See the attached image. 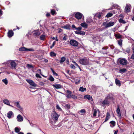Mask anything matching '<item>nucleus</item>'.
I'll return each mask as SVG.
<instances>
[{"label": "nucleus", "instance_id": "f257e3e1", "mask_svg": "<svg viewBox=\"0 0 134 134\" xmlns=\"http://www.w3.org/2000/svg\"><path fill=\"white\" fill-rule=\"evenodd\" d=\"M115 23L114 22L110 21L109 22H104L103 23L102 25L104 26L105 28L112 26H113Z\"/></svg>", "mask_w": 134, "mask_h": 134}, {"label": "nucleus", "instance_id": "f03ea898", "mask_svg": "<svg viewBox=\"0 0 134 134\" xmlns=\"http://www.w3.org/2000/svg\"><path fill=\"white\" fill-rule=\"evenodd\" d=\"M59 116V114H58L55 111H53L51 114L52 118L55 121L58 120Z\"/></svg>", "mask_w": 134, "mask_h": 134}, {"label": "nucleus", "instance_id": "7ed1b4c3", "mask_svg": "<svg viewBox=\"0 0 134 134\" xmlns=\"http://www.w3.org/2000/svg\"><path fill=\"white\" fill-rule=\"evenodd\" d=\"M79 62L81 64L84 65H88L89 63L88 59L86 58L80 59Z\"/></svg>", "mask_w": 134, "mask_h": 134}, {"label": "nucleus", "instance_id": "20e7f679", "mask_svg": "<svg viewBox=\"0 0 134 134\" xmlns=\"http://www.w3.org/2000/svg\"><path fill=\"white\" fill-rule=\"evenodd\" d=\"M7 64L10 63L12 68L13 69H15L16 66V65L14 60H9L7 61Z\"/></svg>", "mask_w": 134, "mask_h": 134}, {"label": "nucleus", "instance_id": "39448f33", "mask_svg": "<svg viewBox=\"0 0 134 134\" xmlns=\"http://www.w3.org/2000/svg\"><path fill=\"white\" fill-rule=\"evenodd\" d=\"M26 81L31 85L34 87L37 86L36 84L32 80L27 79Z\"/></svg>", "mask_w": 134, "mask_h": 134}, {"label": "nucleus", "instance_id": "423d86ee", "mask_svg": "<svg viewBox=\"0 0 134 134\" xmlns=\"http://www.w3.org/2000/svg\"><path fill=\"white\" fill-rule=\"evenodd\" d=\"M120 63L122 65H126L127 63V61L126 59L124 58H121L119 60Z\"/></svg>", "mask_w": 134, "mask_h": 134}, {"label": "nucleus", "instance_id": "0eeeda50", "mask_svg": "<svg viewBox=\"0 0 134 134\" xmlns=\"http://www.w3.org/2000/svg\"><path fill=\"white\" fill-rule=\"evenodd\" d=\"M70 44L75 47H76L78 45V42L75 40H71L70 41Z\"/></svg>", "mask_w": 134, "mask_h": 134}, {"label": "nucleus", "instance_id": "6e6552de", "mask_svg": "<svg viewBox=\"0 0 134 134\" xmlns=\"http://www.w3.org/2000/svg\"><path fill=\"white\" fill-rule=\"evenodd\" d=\"M131 8V6L130 4H126L125 8V12H130V11Z\"/></svg>", "mask_w": 134, "mask_h": 134}, {"label": "nucleus", "instance_id": "1a4fd4ad", "mask_svg": "<svg viewBox=\"0 0 134 134\" xmlns=\"http://www.w3.org/2000/svg\"><path fill=\"white\" fill-rule=\"evenodd\" d=\"M19 50L20 51H34V49H33L32 48L27 49L25 48L24 47H21L19 49Z\"/></svg>", "mask_w": 134, "mask_h": 134}, {"label": "nucleus", "instance_id": "9d476101", "mask_svg": "<svg viewBox=\"0 0 134 134\" xmlns=\"http://www.w3.org/2000/svg\"><path fill=\"white\" fill-rule=\"evenodd\" d=\"M16 119L18 122H22L23 121V118L20 114H18L16 117Z\"/></svg>", "mask_w": 134, "mask_h": 134}, {"label": "nucleus", "instance_id": "9b49d317", "mask_svg": "<svg viewBox=\"0 0 134 134\" xmlns=\"http://www.w3.org/2000/svg\"><path fill=\"white\" fill-rule=\"evenodd\" d=\"M83 16V15L80 13L77 12L75 14V18L78 19H81Z\"/></svg>", "mask_w": 134, "mask_h": 134}, {"label": "nucleus", "instance_id": "f8f14e48", "mask_svg": "<svg viewBox=\"0 0 134 134\" xmlns=\"http://www.w3.org/2000/svg\"><path fill=\"white\" fill-rule=\"evenodd\" d=\"M43 31L42 30H40V31L38 30H36L33 31L34 34L36 35L39 36L42 32Z\"/></svg>", "mask_w": 134, "mask_h": 134}, {"label": "nucleus", "instance_id": "ddd939ff", "mask_svg": "<svg viewBox=\"0 0 134 134\" xmlns=\"http://www.w3.org/2000/svg\"><path fill=\"white\" fill-rule=\"evenodd\" d=\"M116 111V112L118 114V116L120 119H121L122 117L120 113V110L119 105L118 106V108L117 109Z\"/></svg>", "mask_w": 134, "mask_h": 134}, {"label": "nucleus", "instance_id": "4468645a", "mask_svg": "<svg viewBox=\"0 0 134 134\" xmlns=\"http://www.w3.org/2000/svg\"><path fill=\"white\" fill-rule=\"evenodd\" d=\"M113 8H117L118 9H119L120 11V10H121L120 7L118 5L116 4H114L113 5H112V7L109 8V10H111Z\"/></svg>", "mask_w": 134, "mask_h": 134}, {"label": "nucleus", "instance_id": "2eb2a0df", "mask_svg": "<svg viewBox=\"0 0 134 134\" xmlns=\"http://www.w3.org/2000/svg\"><path fill=\"white\" fill-rule=\"evenodd\" d=\"M3 102L5 104L8 105L9 106L13 108L14 107L13 106L10 104L9 102L8 99H4L3 100Z\"/></svg>", "mask_w": 134, "mask_h": 134}, {"label": "nucleus", "instance_id": "dca6fc26", "mask_svg": "<svg viewBox=\"0 0 134 134\" xmlns=\"http://www.w3.org/2000/svg\"><path fill=\"white\" fill-rule=\"evenodd\" d=\"M13 115V114L12 111H10L7 113V116L8 118H11L12 116Z\"/></svg>", "mask_w": 134, "mask_h": 134}, {"label": "nucleus", "instance_id": "f3484780", "mask_svg": "<svg viewBox=\"0 0 134 134\" xmlns=\"http://www.w3.org/2000/svg\"><path fill=\"white\" fill-rule=\"evenodd\" d=\"M101 16L100 13L96 14L94 16V20L96 19L98 20L100 19Z\"/></svg>", "mask_w": 134, "mask_h": 134}, {"label": "nucleus", "instance_id": "a211bd4d", "mask_svg": "<svg viewBox=\"0 0 134 134\" xmlns=\"http://www.w3.org/2000/svg\"><path fill=\"white\" fill-rule=\"evenodd\" d=\"M106 98L108 100V99L111 101H112L114 99L113 98V97L111 94H108Z\"/></svg>", "mask_w": 134, "mask_h": 134}, {"label": "nucleus", "instance_id": "6ab92c4d", "mask_svg": "<svg viewBox=\"0 0 134 134\" xmlns=\"http://www.w3.org/2000/svg\"><path fill=\"white\" fill-rule=\"evenodd\" d=\"M14 32L12 30H10L8 33V36L9 37H11L13 35Z\"/></svg>", "mask_w": 134, "mask_h": 134}, {"label": "nucleus", "instance_id": "aec40b11", "mask_svg": "<svg viewBox=\"0 0 134 134\" xmlns=\"http://www.w3.org/2000/svg\"><path fill=\"white\" fill-rule=\"evenodd\" d=\"M84 98L85 99H87L90 100H92L93 99L92 97L89 95L85 96H84Z\"/></svg>", "mask_w": 134, "mask_h": 134}, {"label": "nucleus", "instance_id": "412c9836", "mask_svg": "<svg viewBox=\"0 0 134 134\" xmlns=\"http://www.w3.org/2000/svg\"><path fill=\"white\" fill-rule=\"evenodd\" d=\"M53 86L55 87V88L58 89H60L62 88V86L60 84H53Z\"/></svg>", "mask_w": 134, "mask_h": 134}, {"label": "nucleus", "instance_id": "4be33fe9", "mask_svg": "<svg viewBox=\"0 0 134 134\" xmlns=\"http://www.w3.org/2000/svg\"><path fill=\"white\" fill-rule=\"evenodd\" d=\"M102 103L104 105L107 104H109V101L105 98L104 100L102 101Z\"/></svg>", "mask_w": 134, "mask_h": 134}, {"label": "nucleus", "instance_id": "5701e85b", "mask_svg": "<svg viewBox=\"0 0 134 134\" xmlns=\"http://www.w3.org/2000/svg\"><path fill=\"white\" fill-rule=\"evenodd\" d=\"M115 82L116 85L119 86H120L121 85L120 81L119 80L116 79L115 80Z\"/></svg>", "mask_w": 134, "mask_h": 134}, {"label": "nucleus", "instance_id": "b1692460", "mask_svg": "<svg viewBox=\"0 0 134 134\" xmlns=\"http://www.w3.org/2000/svg\"><path fill=\"white\" fill-rule=\"evenodd\" d=\"M14 105H16V107L20 109H21V108L20 106V104L19 102H14Z\"/></svg>", "mask_w": 134, "mask_h": 134}, {"label": "nucleus", "instance_id": "393cba45", "mask_svg": "<svg viewBox=\"0 0 134 134\" xmlns=\"http://www.w3.org/2000/svg\"><path fill=\"white\" fill-rule=\"evenodd\" d=\"M65 58L64 57H61L60 60L59 61L60 63L61 64H62L64 62L65 60Z\"/></svg>", "mask_w": 134, "mask_h": 134}, {"label": "nucleus", "instance_id": "a878e982", "mask_svg": "<svg viewBox=\"0 0 134 134\" xmlns=\"http://www.w3.org/2000/svg\"><path fill=\"white\" fill-rule=\"evenodd\" d=\"M80 25L81 26L85 28H87L88 26V25L85 23H81Z\"/></svg>", "mask_w": 134, "mask_h": 134}, {"label": "nucleus", "instance_id": "bb28decb", "mask_svg": "<svg viewBox=\"0 0 134 134\" xmlns=\"http://www.w3.org/2000/svg\"><path fill=\"white\" fill-rule=\"evenodd\" d=\"M97 110L95 109H93V114L92 117H95L96 116Z\"/></svg>", "mask_w": 134, "mask_h": 134}, {"label": "nucleus", "instance_id": "cd10ccee", "mask_svg": "<svg viewBox=\"0 0 134 134\" xmlns=\"http://www.w3.org/2000/svg\"><path fill=\"white\" fill-rule=\"evenodd\" d=\"M86 89L85 88H83V87H80L79 89V90L81 92H83L86 91Z\"/></svg>", "mask_w": 134, "mask_h": 134}, {"label": "nucleus", "instance_id": "c85d7f7f", "mask_svg": "<svg viewBox=\"0 0 134 134\" xmlns=\"http://www.w3.org/2000/svg\"><path fill=\"white\" fill-rule=\"evenodd\" d=\"M110 116V115L109 113L108 112L107 114V116L106 117L105 119V120L104 121V122H106L107 121V120H108L109 118V116Z\"/></svg>", "mask_w": 134, "mask_h": 134}, {"label": "nucleus", "instance_id": "c756f323", "mask_svg": "<svg viewBox=\"0 0 134 134\" xmlns=\"http://www.w3.org/2000/svg\"><path fill=\"white\" fill-rule=\"evenodd\" d=\"M92 20L91 18H88L86 20V22L88 23H90L92 22Z\"/></svg>", "mask_w": 134, "mask_h": 134}, {"label": "nucleus", "instance_id": "7c9ffc66", "mask_svg": "<svg viewBox=\"0 0 134 134\" xmlns=\"http://www.w3.org/2000/svg\"><path fill=\"white\" fill-rule=\"evenodd\" d=\"M115 122L113 121H111L110 122V126L111 127H113L115 126Z\"/></svg>", "mask_w": 134, "mask_h": 134}, {"label": "nucleus", "instance_id": "2f4dec72", "mask_svg": "<svg viewBox=\"0 0 134 134\" xmlns=\"http://www.w3.org/2000/svg\"><path fill=\"white\" fill-rule=\"evenodd\" d=\"M20 129L18 128V127H16L14 129L15 132L16 133H19L20 130Z\"/></svg>", "mask_w": 134, "mask_h": 134}, {"label": "nucleus", "instance_id": "473e14b6", "mask_svg": "<svg viewBox=\"0 0 134 134\" xmlns=\"http://www.w3.org/2000/svg\"><path fill=\"white\" fill-rule=\"evenodd\" d=\"M85 113V110L84 109H82L79 111V114L83 115Z\"/></svg>", "mask_w": 134, "mask_h": 134}, {"label": "nucleus", "instance_id": "72a5a7b5", "mask_svg": "<svg viewBox=\"0 0 134 134\" xmlns=\"http://www.w3.org/2000/svg\"><path fill=\"white\" fill-rule=\"evenodd\" d=\"M2 81L5 84V85H7L8 83V81L6 78L3 79L2 80Z\"/></svg>", "mask_w": 134, "mask_h": 134}, {"label": "nucleus", "instance_id": "f704fd0d", "mask_svg": "<svg viewBox=\"0 0 134 134\" xmlns=\"http://www.w3.org/2000/svg\"><path fill=\"white\" fill-rule=\"evenodd\" d=\"M127 71V70L123 68L120 69V72L121 73H124Z\"/></svg>", "mask_w": 134, "mask_h": 134}, {"label": "nucleus", "instance_id": "c9c22d12", "mask_svg": "<svg viewBox=\"0 0 134 134\" xmlns=\"http://www.w3.org/2000/svg\"><path fill=\"white\" fill-rule=\"evenodd\" d=\"M115 36L118 38H120L122 36L119 34H116L115 35Z\"/></svg>", "mask_w": 134, "mask_h": 134}, {"label": "nucleus", "instance_id": "e433bc0d", "mask_svg": "<svg viewBox=\"0 0 134 134\" xmlns=\"http://www.w3.org/2000/svg\"><path fill=\"white\" fill-rule=\"evenodd\" d=\"M48 80L52 82L54 80V79L52 75L49 76Z\"/></svg>", "mask_w": 134, "mask_h": 134}, {"label": "nucleus", "instance_id": "4c0bfd02", "mask_svg": "<svg viewBox=\"0 0 134 134\" xmlns=\"http://www.w3.org/2000/svg\"><path fill=\"white\" fill-rule=\"evenodd\" d=\"M133 54L131 56V58L132 59H134V46L132 47Z\"/></svg>", "mask_w": 134, "mask_h": 134}, {"label": "nucleus", "instance_id": "58836bf2", "mask_svg": "<svg viewBox=\"0 0 134 134\" xmlns=\"http://www.w3.org/2000/svg\"><path fill=\"white\" fill-rule=\"evenodd\" d=\"M51 69L52 71L53 75L55 76H57L58 75V74L57 73L54 71V70L52 69V68H51Z\"/></svg>", "mask_w": 134, "mask_h": 134}, {"label": "nucleus", "instance_id": "ea45409f", "mask_svg": "<svg viewBox=\"0 0 134 134\" xmlns=\"http://www.w3.org/2000/svg\"><path fill=\"white\" fill-rule=\"evenodd\" d=\"M45 35H42L40 36V38L41 40H44L45 39Z\"/></svg>", "mask_w": 134, "mask_h": 134}, {"label": "nucleus", "instance_id": "a19ab883", "mask_svg": "<svg viewBox=\"0 0 134 134\" xmlns=\"http://www.w3.org/2000/svg\"><path fill=\"white\" fill-rule=\"evenodd\" d=\"M50 55L51 57H54L56 55V54L53 52H51L50 53Z\"/></svg>", "mask_w": 134, "mask_h": 134}, {"label": "nucleus", "instance_id": "79ce46f5", "mask_svg": "<svg viewBox=\"0 0 134 134\" xmlns=\"http://www.w3.org/2000/svg\"><path fill=\"white\" fill-rule=\"evenodd\" d=\"M113 15V14L111 13H108L107 15H106V17L107 18H109L111 16Z\"/></svg>", "mask_w": 134, "mask_h": 134}, {"label": "nucleus", "instance_id": "37998d69", "mask_svg": "<svg viewBox=\"0 0 134 134\" xmlns=\"http://www.w3.org/2000/svg\"><path fill=\"white\" fill-rule=\"evenodd\" d=\"M51 12L53 15H54L56 13V12L55 10L54 9H51Z\"/></svg>", "mask_w": 134, "mask_h": 134}, {"label": "nucleus", "instance_id": "c03bdc74", "mask_svg": "<svg viewBox=\"0 0 134 134\" xmlns=\"http://www.w3.org/2000/svg\"><path fill=\"white\" fill-rule=\"evenodd\" d=\"M118 43L119 44L120 46H121L122 45V40H118Z\"/></svg>", "mask_w": 134, "mask_h": 134}, {"label": "nucleus", "instance_id": "a18cd8bd", "mask_svg": "<svg viewBox=\"0 0 134 134\" xmlns=\"http://www.w3.org/2000/svg\"><path fill=\"white\" fill-rule=\"evenodd\" d=\"M64 28L65 29H70V26L69 25H66L64 27Z\"/></svg>", "mask_w": 134, "mask_h": 134}, {"label": "nucleus", "instance_id": "49530a36", "mask_svg": "<svg viewBox=\"0 0 134 134\" xmlns=\"http://www.w3.org/2000/svg\"><path fill=\"white\" fill-rule=\"evenodd\" d=\"M65 107L66 109H70V105L68 104H66Z\"/></svg>", "mask_w": 134, "mask_h": 134}, {"label": "nucleus", "instance_id": "de8ad7c7", "mask_svg": "<svg viewBox=\"0 0 134 134\" xmlns=\"http://www.w3.org/2000/svg\"><path fill=\"white\" fill-rule=\"evenodd\" d=\"M119 21L120 23H125V22L124 20H123L122 19L120 18L119 20Z\"/></svg>", "mask_w": 134, "mask_h": 134}, {"label": "nucleus", "instance_id": "09e8293b", "mask_svg": "<svg viewBox=\"0 0 134 134\" xmlns=\"http://www.w3.org/2000/svg\"><path fill=\"white\" fill-rule=\"evenodd\" d=\"M71 98H72L74 99H76L77 98V97L76 96H75V95H73V94H72L71 95Z\"/></svg>", "mask_w": 134, "mask_h": 134}, {"label": "nucleus", "instance_id": "8fccbe9b", "mask_svg": "<svg viewBox=\"0 0 134 134\" xmlns=\"http://www.w3.org/2000/svg\"><path fill=\"white\" fill-rule=\"evenodd\" d=\"M55 43L56 42L55 41H54L53 42L52 45L50 46V48L51 49L53 47V46H54V45L55 44Z\"/></svg>", "mask_w": 134, "mask_h": 134}, {"label": "nucleus", "instance_id": "3c124183", "mask_svg": "<svg viewBox=\"0 0 134 134\" xmlns=\"http://www.w3.org/2000/svg\"><path fill=\"white\" fill-rule=\"evenodd\" d=\"M81 31L77 30L75 32L76 34H77L80 35Z\"/></svg>", "mask_w": 134, "mask_h": 134}, {"label": "nucleus", "instance_id": "603ef678", "mask_svg": "<svg viewBox=\"0 0 134 134\" xmlns=\"http://www.w3.org/2000/svg\"><path fill=\"white\" fill-rule=\"evenodd\" d=\"M56 108H57V109L58 110L60 111H61L62 110V109L58 105H57Z\"/></svg>", "mask_w": 134, "mask_h": 134}, {"label": "nucleus", "instance_id": "864d4df0", "mask_svg": "<svg viewBox=\"0 0 134 134\" xmlns=\"http://www.w3.org/2000/svg\"><path fill=\"white\" fill-rule=\"evenodd\" d=\"M35 76L37 77H38V78H42L38 74H36Z\"/></svg>", "mask_w": 134, "mask_h": 134}, {"label": "nucleus", "instance_id": "5fc2aeb1", "mask_svg": "<svg viewBox=\"0 0 134 134\" xmlns=\"http://www.w3.org/2000/svg\"><path fill=\"white\" fill-rule=\"evenodd\" d=\"M70 67L71 68L73 69H75V66L74 65L72 64H71L70 65Z\"/></svg>", "mask_w": 134, "mask_h": 134}, {"label": "nucleus", "instance_id": "6e6d98bb", "mask_svg": "<svg viewBox=\"0 0 134 134\" xmlns=\"http://www.w3.org/2000/svg\"><path fill=\"white\" fill-rule=\"evenodd\" d=\"M71 94H67L66 95V97L68 98H70L71 97Z\"/></svg>", "mask_w": 134, "mask_h": 134}, {"label": "nucleus", "instance_id": "4d7b16f0", "mask_svg": "<svg viewBox=\"0 0 134 134\" xmlns=\"http://www.w3.org/2000/svg\"><path fill=\"white\" fill-rule=\"evenodd\" d=\"M126 52L127 53H129V52H130V48H127L126 49Z\"/></svg>", "mask_w": 134, "mask_h": 134}, {"label": "nucleus", "instance_id": "13d9d810", "mask_svg": "<svg viewBox=\"0 0 134 134\" xmlns=\"http://www.w3.org/2000/svg\"><path fill=\"white\" fill-rule=\"evenodd\" d=\"M82 29V27H79L77 28H76V30H78L81 31Z\"/></svg>", "mask_w": 134, "mask_h": 134}, {"label": "nucleus", "instance_id": "bf43d9fd", "mask_svg": "<svg viewBox=\"0 0 134 134\" xmlns=\"http://www.w3.org/2000/svg\"><path fill=\"white\" fill-rule=\"evenodd\" d=\"M66 92L68 94H71L72 92L70 91L67 90Z\"/></svg>", "mask_w": 134, "mask_h": 134}, {"label": "nucleus", "instance_id": "052dcab7", "mask_svg": "<svg viewBox=\"0 0 134 134\" xmlns=\"http://www.w3.org/2000/svg\"><path fill=\"white\" fill-rule=\"evenodd\" d=\"M85 32H84L83 31H81L80 35H85Z\"/></svg>", "mask_w": 134, "mask_h": 134}, {"label": "nucleus", "instance_id": "680f3d73", "mask_svg": "<svg viewBox=\"0 0 134 134\" xmlns=\"http://www.w3.org/2000/svg\"><path fill=\"white\" fill-rule=\"evenodd\" d=\"M73 63H74L75 65L76 66H77L78 67L80 68L78 64L76 63L75 62H73Z\"/></svg>", "mask_w": 134, "mask_h": 134}, {"label": "nucleus", "instance_id": "e2e57ef3", "mask_svg": "<svg viewBox=\"0 0 134 134\" xmlns=\"http://www.w3.org/2000/svg\"><path fill=\"white\" fill-rule=\"evenodd\" d=\"M27 66L29 68H31L32 67V66L31 65L27 64Z\"/></svg>", "mask_w": 134, "mask_h": 134}, {"label": "nucleus", "instance_id": "0e129e2a", "mask_svg": "<svg viewBox=\"0 0 134 134\" xmlns=\"http://www.w3.org/2000/svg\"><path fill=\"white\" fill-rule=\"evenodd\" d=\"M39 85L41 86H43L44 85V83L42 82H40L39 83Z\"/></svg>", "mask_w": 134, "mask_h": 134}, {"label": "nucleus", "instance_id": "69168bd1", "mask_svg": "<svg viewBox=\"0 0 134 134\" xmlns=\"http://www.w3.org/2000/svg\"><path fill=\"white\" fill-rule=\"evenodd\" d=\"M3 14L2 11L1 9H0V16L2 15Z\"/></svg>", "mask_w": 134, "mask_h": 134}, {"label": "nucleus", "instance_id": "338daca9", "mask_svg": "<svg viewBox=\"0 0 134 134\" xmlns=\"http://www.w3.org/2000/svg\"><path fill=\"white\" fill-rule=\"evenodd\" d=\"M50 16V14L49 13H47L46 14V16L47 17L49 16Z\"/></svg>", "mask_w": 134, "mask_h": 134}, {"label": "nucleus", "instance_id": "774afa93", "mask_svg": "<svg viewBox=\"0 0 134 134\" xmlns=\"http://www.w3.org/2000/svg\"><path fill=\"white\" fill-rule=\"evenodd\" d=\"M114 134H117V132H118V130H117L116 131L114 130Z\"/></svg>", "mask_w": 134, "mask_h": 134}]
</instances>
